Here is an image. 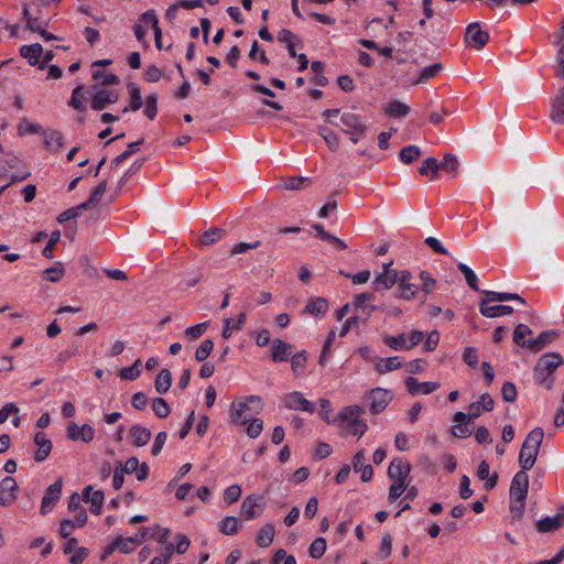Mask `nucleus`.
<instances>
[{
  "label": "nucleus",
  "instance_id": "f257e3e1",
  "mask_svg": "<svg viewBox=\"0 0 564 564\" xmlns=\"http://www.w3.org/2000/svg\"><path fill=\"white\" fill-rule=\"evenodd\" d=\"M563 364L564 359L558 352L541 355L533 368L534 381L546 390H552L554 386L553 373Z\"/></svg>",
  "mask_w": 564,
  "mask_h": 564
},
{
  "label": "nucleus",
  "instance_id": "f03ea898",
  "mask_svg": "<svg viewBox=\"0 0 564 564\" xmlns=\"http://www.w3.org/2000/svg\"><path fill=\"white\" fill-rule=\"evenodd\" d=\"M544 438L542 427H535L527 435L519 453L520 470L527 471L532 469L536 462V457Z\"/></svg>",
  "mask_w": 564,
  "mask_h": 564
},
{
  "label": "nucleus",
  "instance_id": "7ed1b4c3",
  "mask_svg": "<svg viewBox=\"0 0 564 564\" xmlns=\"http://www.w3.org/2000/svg\"><path fill=\"white\" fill-rule=\"evenodd\" d=\"M424 338V334L421 330L414 329L410 332L409 336L404 333L398 336L386 335L383 343L393 350H409L417 346Z\"/></svg>",
  "mask_w": 564,
  "mask_h": 564
},
{
  "label": "nucleus",
  "instance_id": "20e7f679",
  "mask_svg": "<svg viewBox=\"0 0 564 564\" xmlns=\"http://www.w3.org/2000/svg\"><path fill=\"white\" fill-rule=\"evenodd\" d=\"M340 122L344 126V132L350 134V140L354 143L359 141V137L367 132V126L364 123L362 118L352 112H344L340 117Z\"/></svg>",
  "mask_w": 564,
  "mask_h": 564
},
{
  "label": "nucleus",
  "instance_id": "39448f33",
  "mask_svg": "<svg viewBox=\"0 0 564 564\" xmlns=\"http://www.w3.org/2000/svg\"><path fill=\"white\" fill-rule=\"evenodd\" d=\"M464 41L467 45L477 51H480L488 44L489 33L481 30V26L478 22H473L466 28Z\"/></svg>",
  "mask_w": 564,
  "mask_h": 564
},
{
  "label": "nucleus",
  "instance_id": "423d86ee",
  "mask_svg": "<svg viewBox=\"0 0 564 564\" xmlns=\"http://www.w3.org/2000/svg\"><path fill=\"white\" fill-rule=\"evenodd\" d=\"M369 411L372 414H379L386 410L388 404L393 399L391 391L383 388H375L368 392Z\"/></svg>",
  "mask_w": 564,
  "mask_h": 564
},
{
  "label": "nucleus",
  "instance_id": "0eeeda50",
  "mask_svg": "<svg viewBox=\"0 0 564 564\" xmlns=\"http://www.w3.org/2000/svg\"><path fill=\"white\" fill-rule=\"evenodd\" d=\"M411 278L412 275L408 270H402L398 273L395 297L405 301L414 299L417 286L410 282Z\"/></svg>",
  "mask_w": 564,
  "mask_h": 564
},
{
  "label": "nucleus",
  "instance_id": "6e6552de",
  "mask_svg": "<svg viewBox=\"0 0 564 564\" xmlns=\"http://www.w3.org/2000/svg\"><path fill=\"white\" fill-rule=\"evenodd\" d=\"M249 403H257V411L262 410L263 403L260 397L257 395H249L245 399V401H238L231 403V422L235 424H241L245 425L249 422L248 419L241 420V414L248 409Z\"/></svg>",
  "mask_w": 564,
  "mask_h": 564
},
{
  "label": "nucleus",
  "instance_id": "1a4fd4ad",
  "mask_svg": "<svg viewBox=\"0 0 564 564\" xmlns=\"http://www.w3.org/2000/svg\"><path fill=\"white\" fill-rule=\"evenodd\" d=\"M63 479L58 478L54 484L47 487L41 501V513H48L58 502L62 496Z\"/></svg>",
  "mask_w": 564,
  "mask_h": 564
},
{
  "label": "nucleus",
  "instance_id": "9d476101",
  "mask_svg": "<svg viewBox=\"0 0 564 564\" xmlns=\"http://www.w3.org/2000/svg\"><path fill=\"white\" fill-rule=\"evenodd\" d=\"M529 490V476L527 471L519 470L512 478L509 496L518 500H527Z\"/></svg>",
  "mask_w": 564,
  "mask_h": 564
},
{
  "label": "nucleus",
  "instance_id": "9b49d317",
  "mask_svg": "<svg viewBox=\"0 0 564 564\" xmlns=\"http://www.w3.org/2000/svg\"><path fill=\"white\" fill-rule=\"evenodd\" d=\"M18 490L19 486L15 479L11 476L4 477L0 481V506L8 507L14 503Z\"/></svg>",
  "mask_w": 564,
  "mask_h": 564
},
{
  "label": "nucleus",
  "instance_id": "f8f14e48",
  "mask_svg": "<svg viewBox=\"0 0 564 564\" xmlns=\"http://www.w3.org/2000/svg\"><path fill=\"white\" fill-rule=\"evenodd\" d=\"M283 402L284 406L290 410H300L310 414L315 412V404L305 399L299 391L288 393Z\"/></svg>",
  "mask_w": 564,
  "mask_h": 564
},
{
  "label": "nucleus",
  "instance_id": "ddd939ff",
  "mask_svg": "<svg viewBox=\"0 0 564 564\" xmlns=\"http://www.w3.org/2000/svg\"><path fill=\"white\" fill-rule=\"evenodd\" d=\"M66 433L70 441H83L84 443H90L95 437V430L89 424L78 426L72 422L68 424Z\"/></svg>",
  "mask_w": 564,
  "mask_h": 564
},
{
  "label": "nucleus",
  "instance_id": "4468645a",
  "mask_svg": "<svg viewBox=\"0 0 564 564\" xmlns=\"http://www.w3.org/2000/svg\"><path fill=\"white\" fill-rule=\"evenodd\" d=\"M558 337L557 329L544 330L539 334V336L534 339H528L527 349L532 352H539L543 350L551 343L556 340Z\"/></svg>",
  "mask_w": 564,
  "mask_h": 564
},
{
  "label": "nucleus",
  "instance_id": "2eb2a0df",
  "mask_svg": "<svg viewBox=\"0 0 564 564\" xmlns=\"http://www.w3.org/2000/svg\"><path fill=\"white\" fill-rule=\"evenodd\" d=\"M411 465L403 458H393L388 468V476L397 481H406Z\"/></svg>",
  "mask_w": 564,
  "mask_h": 564
},
{
  "label": "nucleus",
  "instance_id": "dca6fc26",
  "mask_svg": "<svg viewBox=\"0 0 564 564\" xmlns=\"http://www.w3.org/2000/svg\"><path fill=\"white\" fill-rule=\"evenodd\" d=\"M119 94L113 90L100 89L95 93L91 98V109L99 111L105 109L108 105L117 102Z\"/></svg>",
  "mask_w": 564,
  "mask_h": 564
},
{
  "label": "nucleus",
  "instance_id": "f3484780",
  "mask_svg": "<svg viewBox=\"0 0 564 564\" xmlns=\"http://www.w3.org/2000/svg\"><path fill=\"white\" fill-rule=\"evenodd\" d=\"M491 301H489L487 299H482L478 303L479 312L485 317L494 318V317H498V316H502V315H510L511 313H513V307L510 305L489 306L488 304Z\"/></svg>",
  "mask_w": 564,
  "mask_h": 564
},
{
  "label": "nucleus",
  "instance_id": "a211bd4d",
  "mask_svg": "<svg viewBox=\"0 0 564 564\" xmlns=\"http://www.w3.org/2000/svg\"><path fill=\"white\" fill-rule=\"evenodd\" d=\"M293 352V345L282 340L274 339L271 347V359L274 362L288 361Z\"/></svg>",
  "mask_w": 564,
  "mask_h": 564
},
{
  "label": "nucleus",
  "instance_id": "6ab92c4d",
  "mask_svg": "<svg viewBox=\"0 0 564 564\" xmlns=\"http://www.w3.org/2000/svg\"><path fill=\"white\" fill-rule=\"evenodd\" d=\"M404 383L409 393H411L412 395H415L419 392L430 394L440 388V384L436 382H419L417 379L414 377H408Z\"/></svg>",
  "mask_w": 564,
  "mask_h": 564
},
{
  "label": "nucleus",
  "instance_id": "aec40b11",
  "mask_svg": "<svg viewBox=\"0 0 564 564\" xmlns=\"http://www.w3.org/2000/svg\"><path fill=\"white\" fill-rule=\"evenodd\" d=\"M550 118L557 124H564V86L551 102Z\"/></svg>",
  "mask_w": 564,
  "mask_h": 564
},
{
  "label": "nucleus",
  "instance_id": "412c9836",
  "mask_svg": "<svg viewBox=\"0 0 564 564\" xmlns=\"http://www.w3.org/2000/svg\"><path fill=\"white\" fill-rule=\"evenodd\" d=\"M34 443L37 446L34 459L39 463L44 462L52 451L51 440H48L44 433L39 432L34 435Z\"/></svg>",
  "mask_w": 564,
  "mask_h": 564
},
{
  "label": "nucleus",
  "instance_id": "4be33fe9",
  "mask_svg": "<svg viewBox=\"0 0 564 564\" xmlns=\"http://www.w3.org/2000/svg\"><path fill=\"white\" fill-rule=\"evenodd\" d=\"M129 435L132 438V444L135 447H142L149 443L152 433L148 427L134 424L130 427Z\"/></svg>",
  "mask_w": 564,
  "mask_h": 564
},
{
  "label": "nucleus",
  "instance_id": "5701e85b",
  "mask_svg": "<svg viewBox=\"0 0 564 564\" xmlns=\"http://www.w3.org/2000/svg\"><path fill=\"white\" fill-rule=\"evenodd\" d=\"M259 500H261V498L254 497L253 495L246 497L241 505V516L247 520L259 517L260 513L257 510L260 507Z\"/></svg>",
  "mask_w": 564,
  "mask_h": 564
},
{
  "label": "nucleus",
  "instance_id": "b1692460",
  "mask_svg": "<svg viewBox=\"0 0 564 564\" xmlns=\"http://www.w3.org/2000/svg\"><path fill=\"white\" fill-rule=\"evenodd\" d=\"M127 88H128V93H129V97H130V102H129V106L122 110V112L126 113L130 110L138 111L143 105L141 90H140L139 86L133 82H130L127 85Z\"/></svg>",
  "mask_w": 564,
  "mask_h": 564
},
{
  "label": "nucleus",
  "instance_id": "393cba45",
  "mask_svg": "<svg viewBox=\"0 0 564 564\" xmlns=\"http://www.w3.org/2000/svg\"><path fill=\"white\" fill-rule=\"evenodd\" d=\"M44 135V145L47 149L58 151L64 144V135L58 130L46 129L42 131Z\"/></svg>",
  "mask_w": 564,
  "mask_h": 564
},
{
  "label": "nucleus",
  "instance_id": "a878e982",
  "mask_svg": "<svg viewBox=\"0 0 564 564\" xmlns=\"http://www.w3.org/2000/svg\"><path fill=\"white\" fill-rule=\"evenodd\" d=\"M490 466L487 460H481L477 468V477L481 480H487L485 484L486 490H491L497 486L498 474L489 475Z\"/></svg>",
  "mask_w": 564,
  "mask_h": 564
},
{
  "label": "nucleus",
  "instance_id": "bb28decb",
  "mask_svg": "<svg viewBox=\"0 0 564 564\" xmlns=\"http://www.w3.org/2000/svg\"><path fill=\"white\" fill-rule=\"evenodd\" d=\"M43 54V47L40 43H34L31 45H23L20 48V55L23 58H26L29 64L34 66L40 63V57Z\"/></svg>",
  "mask_w": 564,
  "mask_h": 564
},
{
  "label": "nucleus",
  "instance_id": "cd10ccee",
  "mask_svg": "<svg viewBox=\"0 0 564 564\" xmlns=\"http://www.w3.org/2000/svg\"><path fill=\"white\" fill-rule=\"evenodd\" d=\"M278 41L285 43L289 55L291 57L296 56L295 43L302 44V40L288 29H282L278 34Z\"/></svg>",
  "mask_w": 564,
  "mask_h": 564
},
{
  "label": "nucleus",
  "instance_id": "c85d7f7f",
  "mask_svg": "<svg viewBox=\"0 0 564 564\" xmlns=\"http://www.w3.org/2000/svg\"><path fill=\"white\" fill-rule=\"evenodd\" d=\"M328 310V302L324 297H314L306 304L303 313L314 315L316 317L324 316Z\"/></svg>",
  "mask_w": 564,
  "mask_h": 564
},
{
  "label": "nucleus",
  "instance_id": "c756f323",
  "mask_svg": "<svg viewBox=\"0 0 564 564\" xmlns=\"http://www.w3.org/2000/svg\"><path fill=\"white\" fill-rule=\"evenodd\" d=\"M247 321L246 313H240L237 316V321L234 318H226L224 322V328L221 332V336L224 339H229L231 336L232 329H241Z\"/></svg>",
  "mask_w": 564,
  "mask_h": 564
},
{
  "label": "nucleus",
  "instance_id": "7c9ffc66",
  "mask_svg": "<svg viewBox=\"0 0 564 564\" xmlns=\"http://www.w3.org/2000/svg\"><path fill=\"white\" fill-rule=\"evenodd\" d=\"M398 281V273H380L372 282L373 290L379 292L382 290H390Z\"/></svg>",
  "mask_w": 564,
  "mask_h": 564
},
{
  "label": "nucleus",
  "instance_id": "2f4dec72",
  "mask_svg": "<svg viewBox=\"0 0 564 564\" xmlns=\"http://www.w3.org/2000/svg\"><path fill=\"white\" fill-rule=\"evenodd\" d=\"M172 386V373L169 369H162L154 382L155 390L159 394H165Z\"/></svg>",
  "mask_w": 564,
  "mask_h": 564
},
{
  "label": "nucleus",
  "instance_id": "473e14b6",
  "mask_svg": "<svg viewBox=\"0 0 564 564\" xmlns=\"http://www.w3.org/2000/svg\"><path fill=\"white\" fill-rule=\"evenodd\" d=\"M485 294V299L494 302H505V301H518L521 304H525V301L523 297H521L517 293H509V292H496V291H482Z\"/></svg>",
  "mask_w": 564,
  "mask_h": 564
},
{
  "label": "nucleus",
  "instance_id": "72a5a7b5",
  "mask_svg": "<svg viewBox=\"0 0 564 564\" xmlns=\"http://www.w3.org/2000/svg\"><path fill=\"white\" fill-rule=\"evenodd\" d=\"M384 113L391 118H404L410 113V107L399 100H392L386 107Z\"/></svg>",
  "mask_w": 564,
  "mask_h": 564
},
{
  "label": "nucleus",
  "instance_id": "f704fd0d",
  "mask_svg": "<svg viewBox=\"0 0 564 564\" xmlns=\"http://www.w3.org/2000/svg\"><path fill=\"white\" fill-rule=\"evenodd\" d=\"M401 367H402V364L400 361V357H398V356L389 357V358H380L376 362V370L380 375L400 369Z\"/></svg>",
  "mask_w": 564,
  "mask_h": 564
},
{
  "label": "nucleus",
  "instance_id": "c9c22d12",
  "mask_svg": "<svg viewBox=\"0 0 564 564\" xmlns=\"http://www.w3.org/2000/svg\"><path fill=\"white\" fill-rule=\"evenodd\" d=\"M274 534L275 529L272 523L263 525L257 535V544L260 547H268L272 543Z\"/></svg>",
  "mask_w": 564,
  "mask_h": 564
},
{
  "label": "nucleus",
  "instance_id": "e433bc0d",
  "mask_svg": "<svg viewBox=\"0 0 564 564\" xmlns=\"http://www.w3.org/2000/svg\"><path fill=\"white\" fill-rule=\"evenodd\" d=\"M144 143V139H140L138 141H134V142H131L128 144V149L126 151H123L121 154H119L118 156H116L111 162H110V167L111 169H115L117 167L118 165H120L123 161H126L127 159H129L135 151L139 150V147L141 144Z\"/></svg>",
  "mask_w": 564,
  "mask_h": 564
},
{
  "label": "nucleus",
  "instance_id": "4c0bfd02",
  "mask_svg": "<svg viewBox=\"0 0 564 564\" xmlns=\"http://www.w3.org/2000/svg\"><path fill=\"white\" fill-rule=\"evenodd\" d=\"M459 165L457 156L452 153H446L443 161L438 163L440 170L451 173L454 177L458 174Z\"/></svg>",
  "mask_w": 564,
  "mask_h": 564
},
{
  "label": "nucleus",
  "instance_id": "58836bf2",
  "mask_svg": "<svg viewBox=\"0 0 564 564\" xmlns=\"http://www.w3.org/2000/svg\"><path fill=\"white\" fill-rule=\"evenodd\" d=\"M532 329L525 325V324H518L513 330V343L522 348H527L528 339H525V336L531 335Z\"/></svg>",
  "mask_w": 564,
  "mask_h": 564
},
{
  "label": "nucleus",
  "instance_id": "ea45409f",
  "mask_svg": "<svg viewBox=\"0 0 564 564\" xmlns=\"http://www.w3.org/2000/svg\"><path fill=\"white\" fill-rule=\"evenodd\" d=\"M421 154L422 152L417 145L410 144L401 149L399 156L404 164H411L416 161Z\"/></svg>",
  "mask_w": 564,
  "mask_h": 564
},
{
  "label": "nucleus",
  "instance_id": "a19ab883",
  "mask_svg": "<svg viewBox=\"0 0 564 564\" xmlns=\"http://www.w3.org/2000/svg\"><path fill=\"white\" fill-rule=\"evenodd\" d=\"M241 521L234 516L226 517L220 525V532L226 535L236 534L241 528Z\"/></svg>",
  "mask_w": 564,
  "mask_h": 564
},
{
  "label": "nucleus",
  "instance_id": "79ce46f5",
  "mask_svg": "<svg viewBox=\"0 0 564 564\" xmlns=\"http://www.w3.org/2000/svg\"><path fill=\"white\" fill-rule=\"evenodd\" d=\"M364 412V409L359 405L345 406L338 414L337 420L341 422H349L350 424L355 420H359V415Z\"/></svg>",
  "mask_w": 564,
  "mask_h": 564
},
{
  "label": "nucleus",
  "instance_id": "37998d69",
  "mask_svg": "<svg viewBox=\"0 0 564 564\" xmlns=\"http://www.w3.org/2000/svg\"><path fill=\"white\" fill-rule=\"evenodd\" d=\"M225 235H226V231L223 228L213 227V228L206 230L200 236L199 241L204 246H209V245H213V243L219 241Z\"/></svg>",
  "mask_w": 564,
  "mask_h": 564
},
{
  "label": "nucleus",
  "instance_id": "c03bdc74",
  "mask_svg": "<svg viewBox=\"0 0 564 564\" xmlns=\"http://www.w3.org/2000/svg\"><path fill=\"white\" fill-rule=\"evenodd\" d=\"M312 181L308 177L291 176L284 181L283 187L288 191H300L311 185Z\"/></svg>",
  "mask_w": 564,
  "mask_h": 564
},
{
  "label": "nucleus",
  "instance_id": "a18cd8bd",
  "mask_svg": "<svg viewBox=\"0 0 564 564\" xmlns=\"http://www.w3.org/2000/svg\"><path fill=\"white\" fill-rule=\"evenodd\" d=\"M115 543L117 546V550L120 551L122 554H129L134 551L137 544L140 543V540L137 538H122L119 535L115 539Z\"/></svg>",
  "mask_w": 564,
  "mask_h": 564
},
{
  "label": "nucleus",
  "instance_id": "49530a36",
  "mask_svg": "<svg viewBox=\"0 0 564 564\" xmlns=\"http://www.w3.org/2000/svg\"><path fill=\"white\" fill-rule=\"evenodd\" d=\"M443 65L441 63H435L433 65L424 67L420 73L417 79L414 82V84L417 85L427 83L431 78L435 77L438 73H441Z\"/></svg>",
  "mask_w": 564,
  "mask_h": 564
},
{
  "label": "nucleus",
  "instance_id": "de8ad7c7",
  "mask_svg": "<svg viewBox=\"0 0 564 564\" xmlns=\"http://www.w3.org/2000/svg\"><path fill=\"white\" fill-rule=\"evenodd\" d=\"M438 171V161L433 156L425 159L419 167V173L421 175H427L429 172H431V180H434L437 176Z\"/></svg>",
  "mask_w": 564,
  "mask_h": 564
},
{
  "label": "nucleus",
  "instance_id": "09e8293b",
  "mask_svg": "<svg viewBox=\"0 0 564 564\" xmlns=\"http://www.w3.org/2000/svg\"><path fill=\"white\" fill-rule=\"evenodd\" d=\"M562 527L560 519L555 517H545L541 519L536 523V529L539 532L545 533V532H552Z\"/></svg>",
  "mask_w": 564,
  "mask_h": 564
},
{
  "label": "nucleus",
  "instance_id": "8fccbe9b",
  "mask_svg": "<svg viewBox=\"0 0 564 564\" xmlns=\"http://www.w3.org/2000/svg\"><path fill=\"white\" fill-rule=\"evenodd\" d=\"M18 135L23 137L28 133L36 134L42 133L43 128L39 123H32L26 118H22L21 122L18 124Z\"/></svg>",
  "mask_w": 564,
  "mask_h": 564
},
{
  "label": "nucleus",
  "instance_id": "3c124183",
  "mask_svg": "<svg viewBox=\"0 0 564 564\" xmlns=\"http://www.w3.org/2000/svg\"><path fill=\"white\" fill-rule=\"evenodd\" d=\"M307 355L305 350H302L291 358V367L293 372L299 376L302 375L306 368Z\"/></svg>",
  "mask_w": 564,
  "mask_h": 564
},
{
  "label": "nucleus",
  "instance_id": "603ef678",
  "mask_svg": "<svg viewBox=\"0 0 564 564\" xmlns=\"http://www.w3.org/2000/svg\"><path fill=\"white\" fill-rule=\"evenodd\" d=\"M64 275V265L62 262H55L51 268L43 271V276L50 282H58Z\"/></svg>",
  "mask_w": 564,
  "mask_h": 564
},
{
  "label": "nucleus",
  "instance_id": "864d4df0",
  "mask_svg": "<svg viewBox=\"0 0 564 564\" xmlns=\"http://www.w3.org/2000/svg\"><path fill=\"white\" fill-rule=\"evenodd\" d=\"M93 78L95 80H99L101 86H112L118 85L120 79L117 75L111 73H106L104 70H96L93 73Z\"/></svg>",
  "mask_w": 564,
  "mask_h": 564
},
{
  "label": "nucleus",
  "instance_id": "5fc2aeb1",
  "mask_svg": "<svg viewBox=\"0 0 564 564\" xmlns=\"http://www.w3.org/2000/svg\"><path fill=\"white\" fill-rule=\"evenodd\" d=\"M152 410L155 415L160 419H165L169 416L171 412V408L167 402L163 398H154L152 400Z\"/></svg>",
  "mask_w": 564,
  "mask_h": 564
},
{
  "label": "nucleus",
  "instance_id": "6e6d98bb",
  "mask_svg": "<svg viewBox=\"0 0 564 564\" xmlns=\"http://www.w3.org/2000/svg\"><path fill=\"white\" fill-rule=\"evenodd\" d=\"M326 552V540L324 538L315 539L308 549L310 556L314 560L321 558Z\"/></svg>",
  "mask_w": 564,
  "mask_h": 564
},
{
  "label": "nucleus",
  "instance_id": "4d7b16f0",
  "mask_svg": "<svg viewBox=\"0 0 564 564\" xmlns=\"http://www.w3.org/2000/svg\"><path fill=\"white\" fill-rule=\"evenodd\" d=\"M209 322L199 323L185 329L184 335L188 340L198 339L208 328Z\"/></svg>",
  "mask_w": 564,
  "mask_h": 564
},
{
  "label": "nucleus",
  "instance_id": "13d9d810",
  "mask_svg": "<svg viewBox=\"0 0 564 564\" xmlns=\"http://www.w3.org/2000/svg\"><path fill=\"white\" fill-rule=\"evenodd\" d=\"M458 270L464 274L467 284L469 288L476 292L479 291L478 284H477V275L476 273L465 263H458L457 265Z\"/></svg>",
  "mask_w": 564,
  "mask_h": 564
},
{
  "label": "nucleus",
  "instance_id": "bf43d9fd",
  "mask_svg": "<svg viewBox=\"0 0 564 564\" xmlns=\"http://www.w3.org/2000/svg\"><path fill=\"white\" fill-rule=\"evenodd\" d=\"M83 89V86L75 87L72 93V98L68 101V106L78 111L86 110V106L82 101V99L84 98Z\"/></svg>",
  "mask_w": 564,
  "mask_h": 564
},
{
  "label": "nucleus",
  "instance_id": "052dcab7",
  "mask_svg": "<svg viewBox=\"0 0 564 564\" xmlns=\"http://www.w3.org/2000/svg\"><path fill=\"white\" fill-rule=\"evenodd\" d=\"M213 348L214 341L212 339L203 340L195 351V359L197 361H205L210 355Z\"/></svg>",
  "mask_w": 564,
  "mask_h": 564
},
{
  "label": "nucleus",
  "instance_id": "680f3d73",
  "mask_svg": "<svg viewBox=\"0 0 564 564\" xmlns=\"http://www.w3.org/2000/svg\"><path fill=\"white\" fill-rule=\"evenodd\" d=\"M104 500H105V494L102 490L93 491L89 502H88V503H91L90 510L93 513L98 514V516L101 513Z\"/></svg>",
  "mask_w": 564,
  "mask_h": 564
},
{
  "label": "nucleus",
  "instance_id": "e2e57ef3",
  "mask_svg": "<svg viewBox=\"0 0 564 564\" xmlns=\"http://www.w3.org/2000/svg\"><path fill=\"white\" fill-rule=\"evenodd\" d=\"M335 337H336L335 332L330 330L328 333V336H327L324 345H323L322 352H321L319 360H318V364L322 367L326 366V362H327V359H328V356H329V352H330L332 345H333V343L335 340Z\"/></svg>",
  "mask_w": 564,
  "mask_h": 564
},
{
  "label": "nucleus",
  "instance_id": "0e129e2a",
  "mask_svg": "<svg viewBox=\"0 0 564 564\" xmlns=\"http://www.w3.org/2000/svg\"><path fill=\"white\" fill-rule=\"evenodd\" d=\"M156 113H158V95L151 94V95L147 96V98H145L144 115L150 120H153L156 117Z\"/></svg>",
  "mask_w": 564,
  "mask_h": 564
},
{
  "label": "nucleus",
  "instance_id": "69168bd1",
  "mask_svg": "<svg viewBox=\"0 0 564 564\" xmlns=\"http://www.w3.org/2000/svg\"><path fill=\"white\" fill-rule=\"evenodd\" d=\"M501 395L506 402L512 403L517 400L518 391L514 383L507 381L502 384Z\"/></svg>",
  "mask_w": 564,
  "mask_h": 564
},
{
  "label": "nucleus",
  "instance_id": "338daca9",
  "mask_svg": "<svg viewBox=\"0 0 564 564\" xmlns=\"http://www.w3.org/2000/svg\"><path fill=\"white\" fill-rule=\"evenodd\" d=\"M392 552V539L390 534H384L381 540L380 549L378 552V557L380 560H386L391 555Z\"/></svg>",
  "mask_w": 564,
  "mask_h": 564
},
{
  "label": "nucleus",
  "instance_id": "774afa93",
  "mask_svg": "<svg viewBox=\"0 0 564 564\" xmlns=\"http://www.w3.org/2000/svg\"><path fill=\"white\" fill-rule=\"evenodd\" d=\"M61 239V231L55 230L51 234L50 240L43 249V256L47 259H53V250Z\"/></svg>",
  "mask_w": 564,
  "mask_h": 564
}]
</instances>
